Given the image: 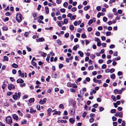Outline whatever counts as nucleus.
Masks as SVG:
<instances>
[{
	"label": "nucleus",
	"instance_id": "8fccbe9b",
	"mask_svg": "<svg viewBox=\"0 0 126 126\" xmlns=\"http://www.w3.org/2000/svg\"><path fill=\"white\" fill-rule=\"evenodd\" d=\"M70 90L71 92L75 93V90L73 88H70Z\"/></svg>",
	"mask_w": 126,
	"mask_h": 126
},
{
	"label": "nucleus",
	"instance_id": "2eb2a0df",
	"mask_svg": "<svg viewBox=\"0 0 126 126\" xmlns=\"http://www.w3.org/2000/svg\"><path fill=\"white\" fill-rule=\"evenodd\" d=\"M45 10L46 13L47 14H48L49 12V10L48 7H45Z\"/></svg>",
	"mask_w": 126,
	"mask_h": 126
},
{
	"label": "nucleus",
	"instance_id": "338daca9",
	"mask_svg": "<svg viewBox=\"0 0 126 126\" xmlns=\"http://www.w3.org/2000/svg\"><path fill=\"white\" fill-rule=\"evenodd\" d=\"M92 30V28L91 27H89L87 29V31L89 32H91Z\"/></svg>",
	"mask_w": 126,
	"mask_h": 126
},
{
	"label": "nucleus",
	"instance_id": "603ef678",
	"mask_svg": "<svg viewBox=\"0 0 126 126\" xmlns=\"http://www.w3.org/2000/svg\"><path fill=\"white\" fill-rule=\"evenodd\" d=\"M107 66L105 64H104L102 65V68L103 69H105L106 67Z\"/></svg>",
	"mask_w": 126,
	"mask_h": 126
},
{
	"label": "nucleus",
	"instance_id": "cd10ccee",
	"mask_svg": "<svg viewBox=\"0 0 126 126\" xmlns=\"http://www.w3.org/2000/svg\"><path fill=\"white\" fill-rule=\"evenodd\" d=\"M41 55L42 56L44 57H45L47 55V54L46 53H42V52H41Z\"/></svg>",
	"mask_w": 126,
	"mask_h": 126
},
{
	"label": "nucleus",
	"instance_id": "39448f33",
	"mask_svg": "<svg viewBox=\"0 0 126 126\" xmlns=\"http://www.w3.org/2000/svg\"><path fill=\"white\" fill-rule=\"evenodd\" d=\"M46 101L47 99L46 98H44L43 99H40L39 103L40 104H44L46 103Z\"/></svg>",
	"mask_w": 126,
	"mask_h": 126
},
{
	"label": "nucleus",
	"instance_id": "473e14b6",
	"mask_svg": "<svg viewBox=\"0 0 126 126\" xmlns=\"http://www.w3.org/2000/svg\"><path fill=\"white\" fill-rule=\"evenodd\" d=\"M119 116L120 118H122V117L123 114L121 112H119Z\"/></svg>",
	"mask_w": 126,
	"mask_h": 126
},
{
	"label": "nucleus",
	"instance_id": "052dcab7",
	"mask_svg": "<svg viewBox=\"0 0 126 126\" xmlns=\"http://www.w3.org/2000/svg\"><path fill=\"white\" fill-rule=\"evenodd\" d=\"M60 11L61 12L64 13L65 11V9L64 8H62L60 9Z\"/></svg>",
	"mask_w": 126,
	"mask_h": 126
},
{
	"label": "nucleus",
	"instance_id": "774afa93",
	"mask_svg": "<svg viewBox=\"0 0 126 126\" xmlns=\"http://www.w3.org/2000/svg\"><path fill=\"white\" fill-rule=\"evenodd\" d=\"M125 122L124 121H122L121 125L122 126H125Z\"/></svg>",
	"mask_w": 126,
	"mask_h": 126
},
{
	"label": "nucleus",
	"instance_id": "4468645a",
	"mask_svg": "<svg viewBox=\"0 0 126 126\" xmlns=\"http://www.w3.org/2000/svg\"><path fill=\"white\" fill-rule=\"evenodd\" d=\"M36 111V110H34L32 108H30V112L31 113H32L33 112V113H34Z\"/></svg>",
	"mask_w": 126,
	"mask_h": 126
},
{
	"label": "nucleus",
	"instance_id": "f03ea898",
	"mask_svg": "<svg viewBox=\"0 0 126 126\" xmlns=\"http://www.w3.org/2000/svg\"><path fill=\"white\" fill-rule=\"evenodd\" d=\"M6 121L7 123L8 124H11L12 121V117L9 116L7 117L6 118Z\"/></svg>",
	"mask_w": 126,
	"mask_h": 126
},
{
	"label": "nucleus",
	"instance_id": "864d4df0",
	"mask_svg": "<svg viewBox=\"0 0 126 126\" xmlns=\"http://www.w3.org/2000/svg\"><path fill=\"white\" fill-rule=\"evenodd\" d=\"M94 119L93 118H90L89 120L90 122L91 123H93L94 121Z\"/></svg>",
	"mask_w": 126,
	"mask_h": 126
},
{
	"label": "nucleus",
	"instance_id": "6ab92c4d",
	"mask_svg": "<svg viewBox=\"0 0 126 126\" xmlns=\"http://www.w3.org/2000/svg\"><path fill=\"white\" fill-rule=\"evenodd\" d=\"M78 53L79 54V55L81 57H82L83 56V53L81 51H79L78 52Z\"/></svg>",
	"mask_w": 126,
	"mask_h": 126
},
{
	"label": "nucleus",
	"instance_id": "bf43d9fd",
	"mask_svg": "<svg viewBox=\"0 0 126 126\" xmlns=\"http://www.w3.org/2000/svg\"><path fill=\"white\" fill-rule=\"evenodd\" d=\"M112 120L113 121H116L117 120V118L114 116H113L112 118Z\"/></svg>",
	"mask_w": 126,
	"mask_h": 126
},
{
	"label": "nucleus",
	"instance_id": "20e7f679",
	"mask_svg": "<svg viewBox=\"0 0 126 126\" xmlns=\"http://www.w3.org/2000/svg\"><path fill=\"white\" fill-rule=\"evenodd\" d=\"M95 41H96L97 42V45L98 46H100L101 45V43L100 42V39L97 38H95Z\"/></svg>",
	"mask_w": 126,
	"mask_h": 126
},
{
	"label": "nucleus",
	"instance_id": "a211bd4d",
	"mask_svg": "<svg viewBox=\"0 0 126 126\" xmlns=\"http://www.w3.org/2000/svg\"><path fill=\"white\" fill-rule=\"evenodd\" d=\"M68 23V20L66 18H65L64 19L63 23H62V24H67Z\"/></svg>",
	"mask_w": 126,
	"mask_h": 126
},
{
	"label": "nucleus",
	"instance_id": "a18cd8bd",
	"mask_svg": "<svg viewBox=\"0 0 126 126\" xmlns=\"http://www.w3.org/2000/svg\"><path fill=\"white\" fill-rule=\"evenodd\" d=\"M98 106V105L96 103L93 105V107L94 108H97Z\"/></svg>",
	"mask_w": 126,
	"mask_h": 126
},
{
	"label": "nucleus",
	"instance_id": "e2e57ef3",
	"mask_svg": "<svg viewBox=\"0 0 126 126\" xmlns=\"http://www.w3.org/2000/svg\"><path fill=\"white\" fill-rule=\"evenodd\" d=\"M115 46L114 45L112 44L110 45V48H113L115 47Z\"/></svg>",
	"mask_w": 126,
	"mask_h": 126
},
{
	"label": "nucleus",
	"instance_id": "7ed1b4c3",
	"mask_svg": "<svg viewBox=\"0 0 126 126\" xmlns=\"http://www.w3.org/2000/svg\"><path fill=\"white\" fill-rule=\"evenodd\" d=\"M8 88L9 90H11V89H14L15 88V86L13 84H8Z\"/></svg>",
	"mask_w": 126,
	"mask_h": 126
},
{
	"label": "nucleus",
	"instance_id": "79ce46f5",
	"mask_svg": "<svg viewBox=\"0 0 126 126\" xmlns=\"http://www.w3.org/2000/svg\"><path fill=\"white\" fill-rule=\"evenodd\" d=\"M95 116V114H94L91 113L90 115V116L91 118H93Z\"/></svg>",
	"mask_w": 126,
	"mask_h": 126
},
{
	"label": "nucleus",
	"instance_id": "f257e3e1",
	"mask_svg": "<svg viewBox=\"0 0 126 126\" xmlns=\"http://www.w3.org/2000/svg\"><path fill=\"white\" fill-rule=\"evenodd\" d=\"M22 15L20 14H18L16 15V19L17 21L19 22H20L22 20Z\"/></svg>",
	"mask_w": 126,
	"mask_h": 126
},
{
	"label": "nucleus",
	"instance_id": "f704fd0d",
	"mask_svg": "<svg viewBox=\"0 0 126 126\" xmlns=\"http://www.w3.org/2000/svg\"><path fill=\"white\" fill-rule=\"evenodd\" d=\"M96 9L98 11H100L101 9V8L100 6H98L96 7Z\"/></svg>",
	"mask_w": 126,
	"mask_h": 126
},
{
	"label": "nucleus",
	"instance_id": "393cba45",
	"mask_svg": "<svg viewBox=\"0 0 126 126\" xmlns=\"http://www.w3.org/2000/svg\"><path fill=\"white\" fill-rule=\"evenodd\" d=\"M76 17V16L75 15H73L71 17H70V19L71 20H72V19H75Z\"/></svg>",
	"mask_w": 126,
	"mask_h": 126
},
{
	"label": "nucleus",
	"instance_id": "3c124183",
	"mask_svg": "<svg viewBox=\"0 0 126 126\" xmlns=\"http://www.w3.org/2000/svg\"><path fill=\"white\" fill-rule=\"evenodd\" d=\"M37 21L38 22L40 23H42L43 24L44 23V22L40 19H38L37 20Z\"/></svg>",
	"mask_w": 126,
	"mask_h": 126
},
{
	"label": "nucleus",
	"instance_id": "e433bc0d",
	"mask_svg": "<svg viewBox=\"0 0 126 126\" xmlns=\"http://www.w3.org/2000/svg\"><path fill=\"white\" fill-rule=\"evenodd\" d=\"M95 57V55H94L92 54L90 56V58L91 59H93Z\"/></svg>",
	"mask_w": 126,
	"mask_h": 126
},
{
	"label": "nucleus",
	"instance_id": "b1692460",
	"mask_svg": "<svg viewBox=\"0 0 126 126\" xmlns=\"http://www.w3.org/2000/svg\"><path fill=\"white\" fill-rule=\"evenodd\" d=\"M69 28L71 30L73 31L74 30V27L73 25H70V26Z\"/></svg>",
	"mask_w": 126,
	"mask_h": 126
},
{
	"label": "nucleus",
	"instance_id": "c9c22d12",
	"mask_svg": "<svg viewBox=\"0 0 126 126\" xmlns=\"http://www.w3.org/2000/svg\"><path fill=\"white\" fill-rule=\"evenodd\" d=\"M77 10V8L75 7H73L71 9V11L73 12H75Z\"/></svg>",
	"mask_w": 126,
	"mask_h": 126
},
{
	"label": "nucleus",
	"instance_id": "a19ab883",
	"mask_svg": "<svg viewBox=\"0 0 126 126\" xmlns=\"http://www.w3.org/2000/svg\"><path fill=\"white\" fill-rule=\"evenodd\" d=\"M111 34V33L110 32L108 31L106 33V34L107 36H109Z\"/></svg>",
	"mask_w": 126,
	"mask_h": 126
},
{
	"label": "nucleus",
	"instance_id": "2f4dec72",
	"mask_svg": "<svg viewBox=\"0 0 126 126\" xmlns=\"http://www.w3.org/2000/svg\"><path fill=\"white\" fill-rule=\"evenodd\" d=\"M4 60L5 61H8V58L6 56H5L4 57Z\"/></svg>",
	"mask_w": 126,
	"mask_h": 126
},
{
	"label": "nucleus",
	"instance_id": "c85d7f7f",
	"mask_svg": "<svg viewBox=\"0 0 126 126\" xmlns=\"http://www.w3.org/2000/svg\"><path fill=\"white\" fill-rule=\"evenodd\" d=\"M2 29L3 30L6 31L8 30V28L6 26H4L2 28Z\"/></svg>",
	"mask_w": 126,
	"mask_h": 126
},
{
	"label": "nucleus",
	"instance_id": "423d86ee",
	"mask_svg": "<svg viewBox=\"0 0 126 126\" xmlns=\"http://www.w3.org/2000/svg\"><path fill=\"white\" fill-rule=\"evenodd\" d=\"M95 18L94 17L92 19H90L88 22L89 25L91 24L93 22H95Z\"/></svg>",
	"mask_w": 126,
	"mask_h": 126
},
{
	"label": "nucleus",
	"instance_id": "5701e85b",
	"mask_svg": "<svg viewBox=\"0 0 126 126\" xmlns=\"http://www.w3.org/2000/svg\"><path fill=\"white\" fill-rule=\"evenodd\" d=\"M68 5V3L66 2H64L63 4V6L65 7H67Z\"/></svg>",
	"mask_w": 126,
	"mask_h": 126
},
{
	"label": "nucleus",
	"instance_id": "37998d69",
	"mask_svg": "<svg viewBox=\"0 0 126 126\" xmlns=\"http://www.w3.org/2000/svg\"><path fill=\"white\" fill-rule=\"evenodd\" d=\"M95 34L97 36H99V35L100 34V32H96L95 33Z\"/></svg>",
	"mask_w": 126,
	"mask_h": 126
},
{
	"label": "nucleus",
	"instance_id": "f3484780",
	"mask_svg": "<svg viewBox=\"0 0 126 126\" xmlns=\"http://www.w3.org/2000/svg\"><path fill=\"white\" fill-rule=\"evenodd\" d=\"M71 87L74 88H77V86L75 84H72Z\"/></svg>",
	"mask_w": 126,
	"mask_h": 126
},
{
	"label": "nucleus",
	"instance_id": "7c9ffc66",
	"mask_svg": "<svg viewBox=\"0 0 126 126\" xmlns=\"http://www.w3.org/2000/svg\"><path fill=\"white\" fill-rule=\"evenodd\" d=\"M57 42L59 45H61V44L62 42L60 40L58 39L57 40Z\"/></svg>",
	"mask_w": 126,
	"mask_h": 126
},
{
	"label": "nucleus",
	"instance_id": "1a4fd4ad",
	"mask_svg": "<svg viewBox=\"0 0 126 126\" xmlns=\"http://www.w3.org/2000/svg\"><path fill=\"white\" fill-rule=\"evenodd\" d=\"M69 121L72 124H73L74 123L75 119L74 118H70L69 119Z\"/></svg>",
	"mask_w": 126,
	"mask_h": 126
},
{
	"label": "nucleus",
	"instance_id": "412c9836",
	"mask_svg": "<svg viewBox=\"0 0 126 126\" xmlns=\"http://www.w3.org/2000/svg\"><path fill=\"white\" fill-rule=\"evenodd\" d=\"M90 5H87L86 6H85L84 8V10H87L88 9L90 8Z\"/></svg>",
	"mask_w": 126,
	"mask_h": 126
},
{
	"label": "nucleus",
	"instance_id": "c756f323",
	"mask_svg": "<svg viewBox=\"0 0 126 126\" xmlns=\"http://www.w3.org/2000/svg\"><path fill=\"white\" fill-rule=\"evenodd\" d=\"M27 122V121L26 120H23L22 121L21 124H26Z\"/></svg>",
	"mask_w": 126,
	"mask_h": 126
},
{
	"label": "nucleus",
	"instance_id": "13d9d810",
	"mask_svg": "<svg viewBox=\"0 0 126 126\" xmlns=\"http://www.w3.org/2000/svg\"><path fill=\"white\" fill-rule=\"evenodd\" d=\"M59 108H60L63 109L64 108L63 105L62 104H60L59 105Z\"/></svg>",
	"mask_w": 126,
	"mask_h": 126
},
{
	"label": "nucleus",
	"instance_id": "5fc2aeb1",
	"mask_svg": "<svg viewBox=\"0 0 126 126\" xmlns=\"http://www.w3.org/2000/svg\"><path fill=\"white\" fill-rule=\"evenodd\" d=\"M21 93L20 92H18L17 94V97L19 99L20 97Z\"/></svg>",
	"mask_w": 126,
	"mask_h": 126
},
{
	"label": "nucleus",
	"instance_id": "6e6d98bb",
	"mask_svg": "<svg viewBox=\"0 0 126 126\" xmlns=\"http://www.w3.org/2000/svg\"><path fill=\"white\" fill-rule=\"evenodd\" d=\"M12 94V93L11 92H8L7 93V95L10 96V95Z\"/></svg>",
	"mask_w": 126,
	"mask_h": 126
},
{
	"label": "nucleus",
	"instance_id": "9d476101",
	"mask_svg": "<svg viewBox=\"0 0 126 126\" xmlns=\"http://www.w3.org/2000/svg\"><path fill=\"white\" fill-rule=\"evenodd\" d=\"M17 82L18 83H22L23 82V80L21 79H18L17 80Z\"/></svg>",
	"mask_w": 126,
	"mask_h": 126
},
{
	"label": "nucleus",
	"instance_id": "0eeeda50",
	"mask_svg": "<svg viewBox=\"0 0 126 126\" xmlns=\"http://www.w3.org/2000/svg\"><path fill=\"white\" fill-rule=\"evenodd\" d=\"M37 42H42L44 41L45 40L44 39L43 37H41L39 38L38 39H36Z\"/></svg>",
	"mask_w": 126,
	"mask_h": 126
},
{
	"label": "nucleus",
	"instance_id": "4be33fe9",
	"mask_svg": "<svg viewBox=\"0 0 126 126\" xmlns=\"http://www.w3.org/2000/svg\"><path fill=\"white\" fill-rule=\"evenodd\" d=\"M110 77L111 79H114L115 78V76L114 74H113L112 75H110Z\"/></svg>",
	"mask_w": 126,
	"mask_h": 126
},
{
	"label": "nucleus",
	"instance_id": "69168bd1",
	"mask_svg": "<svg viewBox=\"0 0 126 126\" xmlns=\"http://www.w3.org/2000/svg\"><path fill=\"white\" fill-rule=\"evenodd\" d=\"M103 29V28L102 27L100 26L98 27V29L99 30H101Z\"/></svg>",
	"mask_w": 126,
	"mask_h": 126
},
{
	"label": "nucleus",
	"instance_id": "c03bdc74",
	"mask_svg": "<svg viewBox=\"0 0 126 126\" xmlns=\"http://www.w3.org/2000/svg\"><path fill=\"white\" fill-rule=\"evenodd\" d=\"M107 18L106 17H104L103 18V20L104 22H106L107 21Z\"/></svg>",
	"mask_w": 126,
	"mask_h": 126
},
{
	"label": "nucleus",
	"instance_id": "680f3d73",
	"mask_svg": "<svg viewBox=\"0 0 126 126\" xmlns=\"http://www.w3.org/2000/svg\"><path fill=\"white\" fill-rule=\"evenodd\" d=\"M50 78V77L49 76H48L47 78L46 79V80L47 82H49V79Z\"/></svg>",
	"mask_w": 126,
	"mask_h": 126
},
{
	"label": "nucleus",
	"instance_id": "aec40b11",
	"mask_svg": "<svg viewBox=\"0 0 126 126\" xmlns=\"http://www.w3.org/2000/svg\"><path fill=\"white\" fill-rule=\"evenodd\" d=\"M50 56V54H48L47 55V57L46 59V60L47 62H49V58Z\"/></svg>",
	"mask_w": 126,
	"mask_h": 126
},
{
	"label": "nucleus",
	"instance_id": "bb28decb",
	"mask_svg": "<svg viewBox=\"0 0 126 126\" xmlns=\"http://www.w3.org/2000/svg\"><path fill=\"white\" fill-rule=\"evenodd\" d=\"M116 110L115 109H111V112L112 113H114L116 112Z\"/></svg>",
	"mask_w": 126,
	"mask_h": 126
},
{
	"label": "nucleus",
	"instance_id": "ea45409f",
	"mask_svg": "<svg viewBox=\"0 0 126 126\" xmlns=\"http://www.w3.org/2000/svg\"><path fill=\"white\" fill-rule=\"evenodd\" d=\"M63 66V65L62 64L60 63L59 65V69H61Z\"/></svg>",
	"mask_w": 126,
	"mask_h": 126
},
{
	"label": "nucleus",
	"instance_id": "58836bf2",
	"mask_svg": "<svg viewBox=\"0 0 126 126\" xmlns=\"http://www.w3.org/2000/svg\"><path fill=\"white\" fill-rule=\"evenodd\" d=\"M93 68V65L90 66L88 68V69L89 70H92Z\"/></svg>",
	"mask_w": 126,
	"mask_h": 126
},
{
	"label": "nucleus",
	"instance_id": "72a5a7b5",
	"mask_svg": "<svg viewBox=\"0 0 126 126\" xmlns=\"http://www.w3.org/2000/svg\"><path fill=\"white\" fill-rule=\"evenodd\" d=\"M81 37L82 38H85L86 37V36L85 34L83 33L81 35Z\"/></svg>",
	"mask_w": 126,
	"mask_h": 126
},
{
	"label": "nucleus",
	"instance_id": "9b49d317",
	"mask_svg": "<svg viewBox=\"0 0 126 126\" xmlns=\"http://www.w3.org/2000/svg\"><path fill=\"white\" fill-rule=\"evenodd\" d=\"M13 117L14 119L16 120H17L18 119V117L16 114H14L13 115Z\"/></svg>",
	"mask_w": 126,
	"mask_h": 126
},
{
	"label": "nucleus",
	"instance_id": "ddd939ff",
	"mask_svg": "<svg viewBox=\"0 0 126 126\" xmlns=\"http://www.w3.org/2000/svg\"><path fill=\"white\" fill-rule=\"evenodd\" d=\"M12 66L13 68H17L18 67V65L15 63H13L12 65Z\"/></svg>",
	"mask_w": 126,
	"mask_h": 126
},
{
	"label": "nucleus",
	"instance_id": "dca6fc26",
	"mask_svg": "<svg viewBox=\"0 0 126 126\" xmlns=\"http://www.w3.org/2000/svg\"><path fill=\"white\" fill-rule=\"evenodd\" d=\"M34 101V98H31L29 100V102L30 103H31L33 102Z\"/></svg>",
	"mask_w": 126,
	"mask_h": 126
},
{
	"label": "nucleus",
	"instance_id": "6e6552de",
	"mask_svg": "<svg viewBox=\"0 0 126 126\" xmlns=\"http://www.w3.org/2000/svg\"><path fill=\"white\" fill-rule=\"evenodd\" d=\"M79 45L77 44L76 45L73 47V50H76L77 48L79 47Z\"/></svg>",
	"mask_w": 126,
	"mask_h": 126
},
{
	"label": "nucleus",
	"instance_id": "49530a36",
	"mask_svg": "<svg viewBox=\"0 0 126 126\" xmlns=\"http://www.w3.org/2000/svg\"><path fill=\"white\" fill-rule=\"evenodd\" d=\"M52 110L51 108H49L47 110L48 113L49 114H50V113Z\"/></svg>",
	"mask_w": 126,
	"mask_h": 126
},
{
	"label": "nucleus",
	"instance_id": "09e8293b",
	"mask_svg": "<svg viewBox=\"0 0 126 126\" xmlns=\"http://www.w3.org/2000/svg\"><path fill=\"white\" fill-rule=\"evenodd\" d=\"M69 35V34L68 33H67L65 34L64 35V36L66 38H68Z\"/></svg>",
	"mask_w": 126,
	"mask_h": 126
},
{
	"label": "nucleus",
	"instance_id": "4d7b16f0",
	"mask_svg": "<svg viewBox=\"0 0 126 126\" xmlns=\"http://www.w3.org/2000/svg\"><path fill=\"white\" fill-rule=\"evenodd\" d=\"M115 71V69L114 68L111 69L110 70V72L111 73H112L114 72Z\"/></svg>",
	"mask_w": 126,
	"mask_h": 126
},
{
	"label": "nucleus",
	"instance_id": "f8f14e48",
	"mask_svg": "<svg viewBox=\"0 0 126 126\" xmlns=\"http://www.w3.org/2000/svg\"><path fill=\"white\" fill-rule=\"evenodd\" d=\"M15 94L14 95H13V99L15 100H17V98H18L17 96V93H15Z\"/></svg>",
	"mask_w": 126,
	"mask_h": 126
},
{
	"label": "nucleus",
	"instance_id": "0e129e2a",
	"mask_svg": "<svg viewBox=\"0 0 126 126\" xmlns=\"http://www.w3.org/2000/svg\"><path fill=\"white\" fill-rule=\"evenodd\" d=\"M62 2L61 0H56V2L58 4H60Z\"/></svg>",
	"mask_w": 126,
	"mask_h": 126
},
{
	"label": "nucleus",
	"instance_id": "a878e982",
	"mask_svg": "<svg viewBox=\"0 0 126 126\" xmlns=\"http://www.w3.org/2000/svg\"><path fill=\"white\" fill-rule=\"evenodd\" d=\"M99 110L100 112L103 111L104 110V108L102 107H99Z\"/></svg>",
	"mask_w": 126,
	"mask_h": 126
},
{
	"label": "nucleus",
	"instance_id": "4c0bfd02",
	"mask_svg": "<svg viewBox=\"0 0 126 126\" xmlns=\"http://www.w3.org/2000/svg\"><path fill=\"white\" fill-rule=\"evenodd\" d=\"M111 98L114 101H116V98L115 96L112 95L111 96Z\"/></svg>",
	"mask_w": 126,
	"mask_h": 126
},
{
	"label": "nucleus",
	"instance_id": "de8ad7c7",
	"mask_svg": "<svg viewBox=\"0 0 126 126\" xmlns=\"http://www.w3.org/2000/svg\"><path fill=\"white\" fill-rule=\"evenodd\" d=\"M17 112L21 116H22V115L23 114L20 112V110H18Z\"/></svg>",
	"mask_w": 126,
	"mask_h": 126
}]
</instances>
